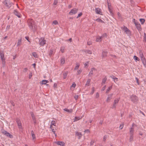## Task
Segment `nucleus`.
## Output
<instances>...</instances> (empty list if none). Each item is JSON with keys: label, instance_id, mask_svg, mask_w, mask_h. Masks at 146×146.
<instances>
[{"label": "nucleus", "instance_id": "nucleus-1", "mask_svg": "<svg viewBox=\"0 0 146 146\" xmlns=\"http://www.w3.org/2000/svg\"><path fill=\"white\" fill-rule=\"evenodd\" d=\"M28 25L29 28L34 32L36 29V26L34 21L32 19H29L28 21Z\"/></svg>", "mask_w": 146, "mask_h": 146}, {"label": "nucleus", "instance_id": "nucleus-2", "mask_svg": "<svg viewBox=\"0 0 146 146\" xmlns=\"http://www.w3.org/2000/svg\"><path fill=\"white\" fill-rule=\"evenodd\" d=\"M121 29L124 31L126 33L128 36L131 35V32L130 30L126 27L124 26L123 27H121Z\"/></svg>", "mask_w": 146, "mask_h": 146}, {"label": "nucleus", "instance_id": "nucleus-3", "mask_svg": "<svg viewBox=\"0 0 146 146\" xmlns=\"http://www.w3.org/2000/svg\"><path fill=\"white\" fill-rule=\"evenodd\" d=\"M9 3V0H5L3 2V3L7 7L9 8H10L13 5V3L12 2L10 3L9 5H8Z\"/></svg>", "mask_w": 146, "mask_h": 146}, {"label": "nucleus", "instance_id": "nucleus-4", "mask_svg": "<svg viewBox=\"0 0 146 146\" xmlns=\"http://www.w3.org/2000/svg\"><path fill=\"white\" fill-rule=\"evenodd\" d=\"M46 40L44 38L41 37L40 38L39 41V44L41 46H43L46 44Z\"/></svg>", "mask_w": 146, "mask_h": 146}, {"label": "nucleus", "instance_id": "nucleus-5", "mask_svg": "<svg viewBox=\"0 0 146 146\" xmlns=\"http://www.w3.org/2000/svg\"><path fill=\"white\" fill-rule=\"evenodd\" d=\"M131 100L133 103L136 102L138 100V98L134 95H132L130 97Z\"/></svg>", "mask_w": 146, "mask_h": 146}, {"label": "nucleus", "instance_id": "nucleus-6", "mask_svg": "<svg viewBox=\"0 0 146 146\" xmlns=\"http://www.w3.org/2000/svg\"><path fill=\"white\" fill-rule=\"evenodd\" d=\"M139 54L141 58V60L143 63L144 64H145L146 63L145 59L144 56L143 52L141 51H140Z\"/></svg>", "mask_w": 146, "mask_h": 146}, {"label": "nucleus", "instance_id": "nucleus-7", "mask_svg": "<svg viewBox=\"0 0 146 146\" xmlns=\"http://www.w3.org/2000/svg\"><path fill=\"white\" fill-rule=\"evenodd\" d=\"M133 21L134 22L135 26L137 29L139 31H141V29L140 24L139 23L135 21V19H133Z\"/></svg>", "mask_w": 146, "mask_h": 146}, {"label": "nucleus", "instance_id": "nucleus-8", "mask_svg": "<svg viewBox=\"0 0 146 146\" xmlns=\"http://www.w3.org/2000/svg\"><path fill=\"white\" fill-rule=\"evenodd\" d=\"M2 133L4 135L9 138H12L13 137V136L11 135L6 131L4 130L2 131Z\"/></svg>", "mask_w": 146, "mask_h": 146}, {"label": "nucleus", "instance_id": "nucleus-9", "mask_svg": "<svg viewBox=\"0 0 146 146\" xmlns=\"http://www.w3.org/2000/svg\"><path fill=\"white\" fill-rule=\"evenodd\" d=\"M135 126H136L135 125L134 123H133L131 127L129 128V134H133Z\"/></svg>", "mask_w": 146, "mask_h": 146}, {"label": "nucleus", "instance_id": "nucleus-10", "mask_svg": "<svg viewBox=\"0 0 146 146\" xmlns=\"http://www.w3.org/2000/svg\"><path fill=\"white\" fill-rule=\"evenodd\" d=\"M78 10V9H77L74 8L70 11L69 13V14L70 15L75 14L77 13Z\"/></svg>", "mask_w": 146, "mask_h": 146}, {"label": "nucleus", "instance_id": "nucleus-11", "mask_svg": "<svg viewBox=\"0 0 146 146\" xmlns=\"http://www.w3.org/2000/svg\"><path fill=\"white\" fill-rule=\"evenodd\" d=\"M0 55L1 56V58L2 61L3 63H5V59L4 58V55L3 51H1L0 52Z\"/></svg>", "mask_w": 146, "mask_h": 146}, {"label": "nucleus", "instance_id": "nucleus-12", "mask_svg": "<svg viewBox=\"0 0 146 146\" xmlns=\"http://www.w3.org/2000/svg\"><path fill=\"white\" fill-rule=\"evenodd\" d=\"M16 121L17 124L19 128L20 129H23V127L22 126L21 121L19 119H17L16 120Z\"/></svg>", "mask_w": 146, "mask_h": 146}, {"label": "nucleus", "instance_id": "nucleus-13", "mask_svg": "<svg viewBox=\"0 0 146 146\" xmlns=\"http://www.w3.org/2000/svg\"><path fill=\"white\" fill-rule=\"evenodd\" d=\"M96 69L94 68H92L91 69L89 73L88 76H91L93 74V71H96Z\"/></svg>", "mask_w": 146, "mask_h": 146}, {"label": "nucleus", "instance_id": "nucleus-14", "mask_svg": "<svg viewBox=\"0 0 146 146\" xmlns=\"http://www.w3.org/2000/svg\"><path fill=\"white\" fill-rule=\"evenodd\" d=\"M31 116L32 117L33 121L35 124L36 123V118L35 117V115L33 112H31Z\"/></svg>", "mask_w": 146, "mask_h": 146}, {"label": "nucleus", "instance_id": "nucleus-15", "mask_svg": "<svg viewBox=\"0 0 146 146\" xmlns=\"http://www.w3.org/2000/svg\"><path fill=\"white\" fill-rule=\"evenodd\" d=\"M14 14L17 16L18 18H20L21 17V15L19 12L16 10H15L13 12Z\"/></svg>", "mask_w": 146, "mask_h": 146}, {"label": "nucleus", "instance_id": "nucleus-16", "mask_svg": "<svg viewBox=\"0 0 146 146\" xmlns=\"http://www.w3.org/2000/svg\"><path fill=\"white\" fill-rule=\"evenodd\" d=\"M95 11L96 13L100 14H102V11L100 8H96L95 9Z\"/></svg>", "mask_w": 146, "mask_h": 146}, {"label": "nucleus", "instance_id": "nucleus-17", "mask_svg": "<svg viewBox=\"0 0 146 146\" xmlns=\"http://www.w3.org/2000/svg\"><path fill=\"white\" fill-rule=\"evenodd\" d=\"M76 135L78 137V139H80L82 137V135L81 132H78L76 131L75 132Z\"/></svg>", "mask_w": 146, "mask_h": 146}, {"label": "nucleus", "instance_id": "nucleus-18", "mask_svg": "<svg viewBox=\"0 0 146 146\" xmlns=\"http://www.w3.org/2000/svg\"><path fill=\"white\" fill-rule=\"evenodd\" d=\"M107 3L108 4V9L110 11V12L111 13V10L110 8V7L111 6V4L110 3V0H107Z\"/></svg>", "mask_w": 146, "mask_h": 146}, {"label": "nucleus", "instance_id": "nucleus-19", "mask_svg": "<svg viewBox=\"0 0 146 146\" xmlns=\"http://www.w3.org/2000/svg\"><path fill=\"white\" fill-rule=\"evenodd\" d=\"M56 143L58 145H60L61 146H65V143L63 141H58Z\"/></svg>", "mask_w": 146, "mask_h": 146}, {"label": "nucleus", "instance_id": "nucleus-20", "mask_svg": "<svg viewBox=\"0 0 146 146\" xmlns=\"http://www.w3.org/2000/svg\"><path fill=\"white\" fill-rule=\"evenodd\" d=\"M108 52L106 51H103L102 52V57L104 58L107 56Z\"/></svg>", "mask_w": 146, "mask_h": 146}, {"label": "nucleus", "instance_id": "nucleus-21", "mask_svg": "<svg viewBox=\"0 0 146 146\" xmlns=\"http://www.w3.org/2000/svg\"><path fill=\"white\" fill-rule=\"evenodd\" d=\"M102 40V38L101 36H97L96 38V41L97 42H101Z\"/></svg>", "mask_w": 146, "mask_h": 146}, {"label": "nucleus", "instance_id": "nucleus-22", "mask_svg": "<svg viewBox=\"0 0 146 146\" xmlns=\"http://www.w3.org/2000/svg\"><path fill=\"white\" fill-rule=\"evenodd\" d=\"M110 77L112 78L115 82L116 83L118 81V78H116L115 76L112 75L110 76Z\"/></svg>", "mask_w": 146, "mask_h": 146}, {"label": "nucleus", "instance_id": "nucleus-23", "mask_svg": "<svg viewBox=\"0 0 146 146\" xmlns=\"http://www.w3.org/2000/svg\"><path fill=\"white\" fill-rule=\"evenodd\" d=\"M83 51L86 53L88 54H91L92 53V51L89 50H84Z\"/></svg>", "mask_w": 146, "mask_h": 146}, {"label": "nucleus", "instance_id": "nucleus-24", "mask_svg": "<svg viewBox=\"0 0 146 146\" xmlns=\"http://www.w3.org/2000/svg\"><path fill=\"white\" fill-rule=\"evenodd\" d=\"M31 134L32 137L33 139V140H34V139H36V137L35 135L34 134V132L33 130H32L31 131Z\"/></svg>", "mask_w": 146, "mask_h": 146}, {"label": "nucleus", "instance_id": "nucleus-25", "mask_svg": "<svg viewBox=\"0 0 146 146\" xmlns=\"http://www.w3.org/2000/svg\"><path fill=\"white\" fill-rule=\"evenodd\" d=\"M129 141L130 142H132L133 141V134H129Z\"/></svg>", "mask_w": 146, "mask_h": 146}, {"label": "nucleus", "instance_id": "nucleus-26", "mask_svg": "<svg viewBox=\"0 0 146 146\" xmlns=\"http://www.w3.org/2000/svg\"><path fill=\"white\" fill-rule=\"evenodd\" d=\"M64 110L69 113H71L72 112V109H68L67 108H65Z\"/></svg>", "mask_w": 146, "mask_h": 146}, {"label": "nucleus", "instance_id": "nucleus-27", "mask_svg": "<svg viewBox=\"0 0 146 146\" xmlns=\"http://www.w3.org/2000/svg\"><path fill=\"white\" fill-rule=\"evenodd\" d=\"M83 116L81 117H75L74 118V121H76L77 120L82 119Z\"/></svg>", "mask_w": 146, "mask_h": 146}, {"label": "nucleus", "instance_id": "nucleus-28", "mask_svg": "<svg viewBox=\"0 0 146 146\" xmlns=\"http://www.w3.org/2000/svg\"><path fill=\"white\" fill-rule=\"evenodd\" d=\"M65 58L64 57L62 58L60 60V63L61 64H63L65 63Z\"/></svg>", "mask_w": 146, "mask_h": 146}, {"label": "nucleus", "instance_id": "nucleus-29", "mask_svg": "<svg viewBox=\"0 0 146 146\" xmlns=\"http://www.w3.org/2000/svg\"><path fill=\"white\" fill-rule=\"evenodd\" d=\"M107 80V78L106 76H105L104 78H103L102 80V85H103V84H105L106 81Z\"/></svg>", "mask_w": 146, "mask_h": 146}, {"label": "nucleus", "instance_id": "nucleus-30", "mask_svg": "<svg viewBox=\"0 0 146 146\" xmlns=\"http://www.w3.org/2000/svg\"><path fill=\"white\" fill-rule=\"evenodd\" d=\"M119 98H118L115 99V100H114L113 103L114 104H117L119 102Z\"/></svg>", "mask_w": 146, "mask_h": 146}, {"label": "nucleus", "instance_id": "nucleus-31", "mask_svg": "<svg viewBox=\"0 0 146 146\" xmlns=\"http://www.w3.org/2000/svg\"><path fill=\"white\" fill-rule=\"evenodd\" d=\"M22 38H20L18 40V42L17 44V46H19L21 43V41H22Z\"/></svg>", "mask_w": 146, "mask_h": 146}, {"label": "nucleus", "instance_id": "nucleus-32", "mask_svg": "<svg viewBox=\"0 0 146 146\" xmlns=\"http://www.w3.org/2000/svg\"><path fill=\"white\" fill-rule=\"evenodd\" d=\"M90 81L91 80L90 79H88L85 84L86 86H89L90 85Z\"/></svg>", "mask_w": 146, "mask_h": 146}, {"label": "nucleus", "instance_id": "nucleus-33", "mask_svg": "<svg viewBox=\"0 0 146 146\" xmlns=\"http://www.w3.org/2000/svg\"><path fill=\"white\" fill-rule=\"evenodd\" d=\"M48 82V81L46 80H43L42 81V84H44L47 83Z\"/></svg>", "mask_w": 146, "mask_h": 146}, {"label": "nucleus", "instance_id": "nucleus-34", "mask_svg": "<svg viewBox=\"0 0 146 146\" xmlns=\"http://www.w3.org/2000/svg\"><path fill=\"white\" fill-rule=\"evenodd\" d=\"M76 66L75 67V68L74 69V70H76L78 69V68L79 67V66H80V64L79 63H76Z\"/></svg>", "mask_w": 146, "mask_h": 146}, {"label": "nucleus", "instance_id": "nucleus-35", "mask_svg": "<svg viewBox=\"0 0 146 146\" xmlns=\"http://www.w3.org/2000/svg\"><path fill=\"white\" fill-rule=\"evenodd\" d=\"M65 47L64 46H61L60 48V51L62 52L63 53L64 52Z\"/></svg>", "mask_w": 146, "mask_h": 146}, {"label": "nucleus", "instance_id": "nucleus-36", "mask_svg": "<svg viewBox=\"0 0 146 146\" xmlns=\"http://www.w3.org/2000/svg\"><path fill=\"white\" fill-rule=\"evenodd\" d=\"M112 86H110L106 90V93H108L109 92V91L112 89Z\"/></svg>", "mask_w": 146, "mask_h": 146}, {"label": "nucleus", "instance_id": "nucleus-37", "mask_svg": "<svg viewBox=\"0 0 146 146\" xmlns=\"http://www.w3.org/2000/svg\"><path fill=\"white\" fill-rule=\"evenodd\" d=\"M32 55L35 58H37L38 55L36 52H33L32 53Z\"/></svg>", "mask_w": 146, "mask_h": 146}, {"label": "nucleus", "instance_id": "nucleus-38", "mask_svg": "<svg viewBox=\"0 0 146 146\" xmlns=\"http://www.w3.org/2000/svg\"><path fill=\"white\" fill-rule=\"evenodd\" d=\"M53 50L51 49L49 52V55L50 56H51L53 54Z\"/></svg>", "mask_w": 146, "mask_h": 146}, {"label": "nucleus", "instance_id": "nucleus-39", "mask_svg": "<svg viewBox=\"0 0 146 146\" xmlns=\"http://www.w3.org/2000/svg\"><path fill=\"white\" fill-rule=\"evenodd\" d=\"M95 91V88L94 87H93L92 89V92L90 93V94L92 95L94 93Z\"/></svg>", "mask_w": 146, "mask_h": 146}, {"label": "nucleus", "instance_id": "nucleus-40", "mask_svg": "<svg viewBox=\"0 0 146 146\" xmlns=\"http://www.w3.org/2000/svg\"><path fill=\"white\" fill-rule=\"evenodd\" d=\"M50 124L52 125L55 126L56 124L55 121L52 120Z\"/></svg>", "mask_w": 146, "mask_h": 146}, {"label": "nucleus", "instance_id": "nucleus-41", "mask_svg": "<svg viewBox=\"0 0 146 146\" xmlns=\"http://www.w3.org/2000/svg\"><path fill=\"white\" fill-rule=\"evenodd\" d=\"M67 74H68L67 72H66L65 73H64L63 74V76H64L63 78L64 79H65L66 78L67 76Z\"/></svg>", "mask_w": 146, "mask_h": 146}, {"label": "nucleus", "instance_id": "nucleus-42", "mask_svg": "<svg viewBox=\"0 0 146 146\" xmlns=\"http://www.w3.org/2000/svg\"><path fill=\"white\" fill-rule=\"evenodd\" d=\"M139 20L141 24H143L145 21L144 19H139Z\"/></svg>", "mask_w": 146, "mask_h": 146}, {"label": "nucleus", "instance_id": "nucleus-43", "mask_svg": "<svg viewBox=\"0 0 146 146\" xmlns=\"http://www.w3.org/2000/svg\"><path fill=\"white\" fill-rule=\"evenodd\" d=\"M134 58L136 61H139V59L136 56H134Z\"/></svg>", "mask_w": 146, "mask_h": 146}, {"label": "nucleus", "instance_id": "nucleus-44", "mask_svg": "<svg viewBox=\"0 0 146 146\" xmlns=\"http://www.w3.org/2000/svg\"><path fill=\"white\" fill-rule=\"evenodd\" d=\"M144 35L143 40L146 42V34L145 33H144Z\"/></svg>", "mask_w": 146, "mask_h": 146}, {"label": "nucleus", "instance_id": "nucleus-45", "mask_svg": "<svg viewBox=\"0 0 146 146\" xmlns=\"http://www.w3.org/2000/svg\"><path fill=\"white\" fill-rule=\"evenodd\" d=\"M107 36V35L106 33H104L103 34L102 36H101V37H102V38L104 37H106Z\"/></svg>", "mask_w": 146, "mask_h": 146}, {"label": "nucleus", "instance_id": "nucleus-46", "mask_svg": "<svg viewBox=\"0 0 146 146\" xmlns=\"http://www.w3.org/2000/svg\"><path fill=\"white\" fill-rule=\"evenodd\" d=\"M96 21L98 22L103 23V21L101 19H96Z\"/></svg>", "mask_w": 146, "mask_h": 146}, {"label": "nucleus", "instance_id": "nucleus-47", "mask_svg": "<svg viewBox=\"0 0 146 146\" xmlns=\"http://www.w3.org/2000/svg\"><path fill=\"white\" fill-rule=\"evenodd\" d=\"M58 2V1L57 0H54V5H56Z\"/></svg>", "mask_w": 146, "mask_h": 146}, {"label": "nucleus", "instance_id": "nucleus-48", "mask_svg": "<svg viewBox=\"0 0 146 146\" xmlns=\"http://www.w3.org/2000/svg\"><path fill=\"white\" fill-rule=\"evenodd\" d=\"M53 23L55 25H57L58 24V22L57 21L55 20L53 21Z\"/></svg>", "mask_w": 146, "mask_h": 146}, {"label": "nucleus", "instance_id": "nucleus-49", "mask_svg": "<svg viewBox=\"0 0 146 146\" xmlns=\"http://www.w3.org/2000/svg\"><path fill=\"white\" fill-rule=\"evenodd\" d=\"M82 71V70L81 69L78 70L77 71L78 74H78H80L81 73Z\"/></svg>", "mask_w": 146, "mask_h": 146}, {"label": "nucleus", "instance_id": "nucleus-50", "mask_svg": "<svg viewBox=\"0 0 146 146\" xmlns=\"http://www.w3.org/2000/svg\"><path fill=\"white\" fill-rule=\"evenodd\" d=\"M76 86V84L74 82H73L72 84V85L71 86V87H73L74 88Z\"/></svg>", "mask_w": 146, "mask_h": 146}, {"label": "nucleus", "instance_id": "nucleus-51", "mask_svg": "<svg viewBox=\"0 0 146 146\" xmlns=\"http://www.w3.org/2000/svg\"><path fill=\"white\" fill-rule=\"evenodd\" d=\"M123 124H121L120 125V126H119V128L120 129H122L123 128Z\"/></svg>", "mask_w": 146, "mask_h": 146}, {"label": "nucleus", "instance_id": "nucleus-52", "mask_svg": "<svg viewBox=\"0 0 146 146\" xmlns=\"http://www.w3.org/2000/svg\"><path fill=\"white\" fill-rule=\"evenodd\" d=\"M116 104H114L113 103V104L112 107H111V108L112 109H115L116 108Z\"/></svg>", "mask_w": 146, "mask_h": 146}, {"label": "nucleus", "instance_id": "nucleus-53", "mask_svg": "<svg viewBox=\"0 0 146 146\" xmlns=\"http://www.w3.org/2000/svg\"><path fill=\"white\" fill-rule=\"evenodd\" d=\"M82 14V13L81 12L79 14H78V15L77 17V18H78L79 17H80Z\"/></svg>", "mask_w": 146, "mask_h": 146}, {"label": "nucleus", "instance_id": "nucleus-54", "mask_svg": "<svg viewBox=\"0 0 146 146\" xmlns=\"http://www.w3.org/2000/svg\"><path fill=\"white\" fill-rule=\"evenodd\" d=\"M78 95H75L74 96V98L75 99V100H76L78 99Z\"/></svg>", "mask_w": 146, "mask_h": 146}, {"label": "nucleus", "instance_id": "nucleus-55", "mask_svg": "<svg viewBox=\"0 0 146 146\" xmlns=\"http://www.w3.org/2000/svg\"><path fill=\"white\" fill-rule=\"evenodd\" d=\"M135 78L136 80V82L137 83V84L138 85H139V82L138 81V78H137L136 77Z\"/></svg>", "mask_w": 146, "mask_h": 146}, {"label": "nucleus", "instance_id": "nucleus-56", "mask_svg": "<svg viewBox=\"0 0 146 146\" xmlns=\"http://www.w3.org/2000/svg\"><path fill=\"white\" fill-rule=\"evenodd\" d=\"M99 96V94L98 92H97L96 94V98H98Z\"/></svg>", "mask_w": 146, "mask_h": 146}, {"label": "nucleus", "instance_id": "nucleus-57", "mask_svg": "<svg viewBox=\"0 0 146 146\" xmlns=\"http://www.w3.org/2000/svg\"><path fill=\"white\" fill-rule=\"evenodd\" d=\"M107 139V136L106 135H105L104 137V141H105Z\"/></svg>", "mask_w": 146, "mask_h": 146}, {"label": "nucleus", "instance_id": "nucleus-58", "mask_svg": "<svg viewBox=\"0 0 146 146\" xmlns=\"http://www.w3.org/2000/svg\"><path fill=\"white\" fill-rule=\"evenodd\" d=\"M111 98H110V97H109V96H108V97H107V100H106V101L107 102H108V101H109L110 99H111Z\"/></svg>", "mask_w": 146, "mask_h": 146}, {"label": "nucleus", "instance_id": "nucleus-59", "mask_svg": "<svg viewBox=\"0 0 146 146\" xmlns=\"http://www.w3.org/2000/svg\"><path fill=\"white\" fill-rule=\"evenodd\" d=\"M90 130L89 129H86L85 130L84 132L87 133H89L90 132Z\"/></svg>", "mask_w": 146, "mask_h": 146}, {"label": "nucleus", "instance_id": "nucleus-60", "mask_svg": "<svg viewBox=\"0 0 146 146\" xmlns=\"http://www.w3.org/2000/svg\"><path fill=\"white\" fill-rule=\"evenodd\" d=\"M92 43V42L91 41H89L87 42V44L88 45H91Z\"/></svg>", "mask_w": 146, "mask_h": 146}, {"label": "nucleus", "instance_id": "nucleus-61", "mask_svg": "<svg viewBox=\"0 0 146 146\" xmlns=\"http://www.w3.org/2000/svg\"><path fill=\"white\" fill-rule=\"evenodd\" d=\"M89 64V62H87L86 63L84 64V65L85 67H86V66H87Z\"/></svg>", "mask_w": 146, "mask_h": 146}, {"label": "nucleus", "instance_id": "nucleus-62", "mask_svg": "<svg viewBox=\"0 0 146 146\" xmlns=\"http://www.w3.org/2000/svg\"><path fill=\"white\" fill-rule=\"evenodd\" d=\"M106 86H104L102 88V91H104L105 90L106 88Z\"/></svg>", "mask_w": 146, "mask_h": 146}, {"label": "nucleus", "instance_id": "nucleus-63", "mask_svg": "<svg viewBox=\"0 0 146 146\" xmlns=\"http://www.w3.org/2000/svg\"><path fill=\"white\" fill-rule=\"evenodd\" d=\"M113 95V94H111L110 95H109L108 96H109V97L110 98H111L112 97Z\"/></svg>", "mask_w": 146, "mask_h": 146}, {"label": "nucleus", "instance_id": "nucleus-64", "mask_svg": "<svg viewBox=\"0 0 146 146\" xmlns=\"http://www.w3.org/2000/svg\"><path fill=\"white\" fill-rule=\"evenodd\" d=\"M94 143V141L92 140L90 143V145H92Z\"/></svg>", "mask_w": 146, "mask_h": 146}]
</instances>
